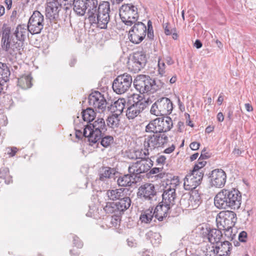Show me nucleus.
<instances>
[{
  "label": "nucleus",
  "mask_w": 256,
  "mask_h": 256,
  "mask_svg": "<svg viewBox=\"0 0 256 256\" xmlns=\"http://www.w3.org/2000/svg\"><path fill=\"white\" fill-rule=\"evenodd\" d=\"M176 184L170 183L167 184L165 186L162 196V203L164 204L166 206L171 207L175 204L176 198Z\"/></svg>",
  "instance_id": "obj_19"
},
{
  "label": "nucleus",
  "mask_w": 256,
  "mask_h": 256,
  "mask_svg": "<svg viewBox=\"0 0 256 256\" xmlns=\"http://www.w3.org/2000/svg\"><path fill=\"white\" fill-rule=\"evenodd\" d=\"M200 146V144L196 142H192L190 145V148L194 150H198Z\"/></svg>",
  "instance_id": "obj_52"
},
{
  "label": "nucleus",
  "mask_w": 256,
  "mask_h": 256,
  "mask_svg": "<svg viewBox=\"0 0 256 256\" xmlns=\"http://www.w3.org/2000/svg\"><path fill=\"white\" fill-rule=\"evenodd\" d=\"M62 4L58 0L50 2L46 9V18L50 22H56L59 20V12Z\"/></svg>",
  "instance_id": "obj_18"
},
{
  "label": "nucleus",
  "mask_w": 256,
  "mask_h": 256,
  "mask_svg": "<svg viewBox=\"0 0 256 256\" xmlns=\"http://www.w3.org/2000/svg\"><path fill=\"white\" fill-rule=\"evenodd\" d=\"M204 174L193 172L187 174L184 178V186L186 190H194L199 186L202 180Z\"/></svg>",
  "instance_id": "obj_16"
},
{
  "label": "nucleus",
  "mask_w": 256,
  "mask_h": 256,
  "mask_svg": "<svg viewBox=\"0 0 256 256\" xmlns=\"http://www.w3.org/2000/svg\"><path fill=\"white\" fill-rule=\"evenodd\" d=\"M44 16L38 11L34 12L27 24L32 34H40L44 26Z\"/></svg>",
  "instance_id": "obj_9"
},
{
  "label": "nucleus",
  "mask_w": 256,
  "mask_h": 256,
  "mask_svg": "<svg viewBox=\"0 0 256 256\" xmlns=\"http://www.w3.org/2000/svg\"><path fill=\"white\" fill-rule=\"evenodd\" d=\"M168 142V138L164 134H156L152 135L145 136L144 142V147L152 151L156 148L164 146Z\"/></svg>",
  "instance_id": "obj_6"
},
{
  "label": "nucleus",
  "mask_w": 256,
  "mask_h": 256,
  "mask_svg": "<svg viewBox=\"0 0 256 256\" xmlns=\"http://www.w3.org/2000/svg\"><path fill=\"white\" fill-rule=\"evenodd\" d=\"M146 238L150 240L154 246H158L161 242V236L160 233L149 230L146 234Z\"/></svg>",
  "instance_id": "obj_31"
},
{
  "label": "nucleus",
  "mask_w": 256,
  "mask_h": 256,
  "mask_svg": "<svg viewBox=\"0 0 256 256\" xmlns=\"http://www.w3.org/2000/svg\"><path fill=\"white\" fill-rule=\"evenodd\" d=\"M238 240L241 242H246L247 240V233L245 231H242L238 235Z\"/></svg>",
  "instance_id": "obj_50"
},
{
  "label": "nucleus",
  "mask_w": 256,
  "mask_h": 256,
  "mask_svg": "<svg viewBox=\"0 0 256 256\" xmlns=\"http://www.w3.org/2000/svg\"><path fill=\"white\" fill-rule=\"evenodd\" d=\"M173 105L171 100L166 97L158 99L152 106L150 114L156 116L168 115L171 114Z\"/></svg>",
  "instance_id": "obj_4"
},
{
  "label": "nucleus",
  "mask_w": 256,
  "mask_h": 256,
  "mask_svg": "<svg viewBox=\"0 0 256 256\" xmlns=\"http://www.w3.org/2000/svg\"><path fill=\"white\" fill-rule=\"evenodd\" d=\"M82 117L84 121L91 123L96 118V113L92 108H88L82 112Z\"/></svg>",
  "instance_id": "obj_38"
},
{
  "label": "nucleus",
  "mask_w": 256,
  "mask_h": 256,
  "mask_svg": "<svg viewBox=\"0 0 256 256\" xmlns=\"http://www.w3.org/2000/svg\"><path fill=\"white\" fill-rule=\"evenodd\" d=\"M92 128L90 126H85L83 131V136L87 138L90 145L92 146L96 144L104 136Z\"/></svg>",
  "instance_id": "obj_24"
},
{
  "label": "nucleus",
  "mask_w": 256,
  "mask_h": 256,
  "mask_svg": "<svg viewBox=\"0 0 256 256\" xmlns=\"http://www.w3.org/2000/svg\"><path fill=\"white\" fill-rule=\"evenodd\" d=\"M134 24V26L129 31L128 38L133 44H138L146 37V26L142 22Z\"/></svg>",
  "instance_id": "obj_8"
},
{
  "label": "nucleus",
  "mask_w": 256,
  "mask_h": 256,
  "mask_svg": "<svg viewBox=\"0 0 256 256\" xmlns=\"http://www.w3.org/2000/svg\"><path fill=\"white\" fill-rule=\"evenodd\" d=\"M32 78L30 74L23 75L18 78V85L22 89H28L31 87Z\"/></svg>",
  "instance_id": "obj_35"
},
{
  "label": "nucleus",
  "mask_w": 256,
  "mask_h": 256,
  "mask_svg": "<svg viewBox=\"0 0 256 256\" xmlns=\"http://www.w3.org/2000/svg\"><path fill=\"white\" fill-rule=\"evenodd\" d=\"M16 152L17 148L16 147H13L10 148V152H8V153L10 156H14L16 154Z\"/></svg>",
  "instance_id": "obj_55"
},
{
  "label": "nucleus",
  "mask_w": 256,
  "mask_h": 256,
  "mask_svg": "<svg viewBox=\"0 0 256 256\" xmlns=\"http://www.w3.org/2000/svg\"><path fill=\"white\" fill-rule=\"evenodd\" d=\"M136 182L135 178L130 173L119 177L117 180L118 185L120 186H130L132 184Z\"/></svg>",
  "instance_id": "obj_30"
},
{
  "label": "nucleus",
  "mask_w": 256,
  "mask_h": 256,
  "mask_svg": "<svg viewBox=\"0 0 256 256\" xmlns=\"http://www.w3.org/2000/svg\"><path fill=\"white\" fill-rule=\"evenodd\" d=\"M158 67L159 74L162 76L165 73L166 65L164 62L159 59L158 62Z\"/></svg>",
  "instance_id": "obj_48"
},
{
  "label": "nucleus",
  "mask_w": 256,
  "mask_h": 256,
  "mask_svg": "<svg viewBox=\"0 0 256 256\" xmlns=\"http://www.w3.org/2000/svg\"><path fill=\"white\" fill-rule=\"evenodd\" d=\"M120 16L125 24L130 26L138 20V8L132 4H123L120 9Z\"/></svg>",
  "instance_id": "obj_5"
},
{
  "label": "nucleus",
  "mask_w": 256,
  "mask_h": 256,
  "mask_svg": "<svg viewBox=\"0 0 256 256\" xmlns=\"http://www.w3.org/2000/svg\"><path fill=\"white\" fill-rule=\"evenodd\" d=\"M74 1V0H58V2H60L61 4L64 6H66L67 4H71L72 2Z\"/></svg>",
  "instance_id": "obj_56"
},
{
  "label": "nucleus",
  "mask_w": 256,
  "mask_h": 256,
  "mask_svg": "<svg viewBox=\"0 0 256 256\" xmlns=\"http://www.w3.org/2000/svg\"><path fill=\"white\" fill-rule=\"evenodd\" d=\"M154 216V212L152 210H146L140 216V220L142 222L150 223Z\"/></svg>",
  "instance_id": "obj_43"
},
{
  "label": "nucleus",
  "mask_w": 256,
  "mask_h": 256,
  "mask_svg": "<svg viewBox=\"0 0 256 256\" xmlns=\"http://www.w3.org/2000/svg\"><path fill=\"white\" fill-rule=\"evenodd\" d=\"M110 6L108 2H104L100 4L98 6V12L94 15L96 20L90 22L96 24L100 28H106L110 20Z\"/></svg>",
  "instance_id": "obj_3"
},
{
  "label": "nucleus",
  "mask_w": 256,
  "mask_h": 256,
  "mask_svg": "<svg viewBox=\"0 0 256 256\" xmlns=\"http://www.w3.org/2000/svg\"><path fill=\"white\" fill-rule=\"evenodd\" d=\"M76 138L80 139V138H82L84 136H83V133L82 134V132H81V130H76Z\"/></svg>",
  "instance_id": "obj_62"
},
{
  "label": "nucleus",
  "mask_w": 256,
  "mask_h": 256,
  "mask_svg": "<svg viewBox=\"0 0 256 256\" xmlns=\"http://www.w3.org/2000/svg\"><path fill=\"white\" fill-rule=\"evenodd\" d=\"M204 152L202 151L200 157L198 158V162L196 164L192 171V172L196 174L201 173V174H204L203 170L202 168L204 167L206 164V162L203 160L204 159H206L208 158V156L203 154Z\"/></svg>",
  "instance_id": "obj_36"
},
{
  "label": "nucleus",
  "mask_w": 256,
  "mask_h": 256,
  "mask_svg": "<svg viewBox=\"0 0 256 256\" xmlns=\"http://www.w3.org/2000/svg\"><path fill=\"white\" fill-rule=\"evenodd\" d=\"M151 84L150 86V93H154L163 87L164 84L160 80L152 79Z\"/></svg>",
  "instance_id": "obj_42"
},
{
  "label": "nucleus",
  "mask_w": 256,
  "mask_h": 256,
  "mask_svg": "<svg viewBox=\"0 0 256 256\" xmlns=\"http://www.w3.org/2000/svg\"><path fill=\"white\" fill-rule=\"evenodd\" d=\"M98 2L97 0H86L87 14L90 21H95L94 15L98 12Z\"/></svg>",
  "instance_id": "obj_26"
},
{
  "label": "nucleus",
  "mask_w": 256,
  "mask_h": 256,
  "mask_svg": "<svg viewBox=\"0 0 256 256\" xmlns=\"http://www.w3.org/2000/svg\"><path fill=\"white\" fill-rule=\"evenodd\" d=\"M166 158L164 156H160L156 160L158 164H164L165 162Z\"/></svg>",
  "instance_id": "obj_53"
},
{
  "label": "nucleus",
  "mask_w": 256,
  "mask_h": 256,
  "mask_svg": "<svg viewBox=\"0 0 256 256\" xmlns=\"http://www.w3.org/2000/svg\"><path fill=\"white\" fill-rule=\"evenodd\" d=\"M124 189L122 188L115 190H110L107 191L106 194L111 200H119L124 196Z\"/></svg>",
  "instance_id": "obj_34"
},
{
  "label": "nucleus",
  "mask_w": 256,
  "mask_h": 256,
  "mask_svg": "<svg viewBox=\"0 0 256 256\" xmlns=\"http://www.w3.org/2000/svg\"><path fill=\"white\" fill-rule=\"evenodd\" d=\"M175 149V146L174 144H172L169 148H166L164 150V152L166 154H170Z\"/></svg>",
  "instance_id": "obj_54"
},
{
  "label": "nucleus",
  "mask_w": 256,
  "mask_h": 256,
  "mask_svg": "<svg viewBox=\"0 0 256 256\" xmlns=\"http://www.w3.org/2000/svg\"><path fill=\"white\" fill-rule=\"evenodd\" d=\"M220 230V228L218 230L210 227L202 228L201 234L204 237H206L211 244H217L220 242L222 236Z\"/></svg>",
  "instance_id": "obj_23"
},
{
  "label": "nucleus",
  "mask_w": 256,
  "mask_h": 256,
  "mask_svg": "<svg viewBox=\"0 0 256 256\" xmlns=\"http://www.w3.org/2000/svg\"><path fill=\"white\" fill-rule=\"evenodd\" d=\"M10 28L7 26L6 24H4L2 38V48L6 51L12 50L13 52H16L20 50L22 48V44L10 38Z\"/></svg>",
  "instance_id": "obj_7"
},
{
  "label": "nucleus",
  "mask_w": 256,
  "mask_h": 256,
  "mask_svg": "<svg viewBox=\"0 0 256 256\" xmlns=\"http://www.w3.org/2000/svg\"><path fill=\"white\" fill-rule=\"evenodd\" d=\"M146 62V55L142 52H136L131 60L128 62L129 68L134 72H138L144 67Z\"/></svg>",
  "instance_id": "obj_15"
},
{
  "label": "nucleus",
  "mask_w": 256,
  "mask_h": 256,
  "mask_svg": "<svg viewBox=\"0 0 256 256\" xmlns=\"http://www.w3.org/2000/svg\"><path fill=\"white\" fill-rule=\"evenodd\" d=\"M107 124L112 128H115L118 127L120 124V119L118 114H112L107 118Z\"/></svg>",
  "instance_id": "obj_40"
},
{
  "label": "nucleus",
  "mask_w": 256,
  "mask_h": 256,
  "mask_svg": "<svg viewBox=\"0 0 256 256\" xmlns=\"http://www.w3.org/2000/svg\"><path fill=\"white\" fill-rule=\"evenodd\" d=\"M222 230H224V235L228 240H232L234 238V234H232V228H222Z\"/></svg>",
  "instance_id": "obj_49"
},
{
  "label": "nucleus",
  "mask_w": 256,
  "mask_h": 256,
  "mask_svg": "<svg viewBox=\"0 0 256 256\" xmlns=\"http://www.w3.org/2000/svg\"><path fill=\"white\" fill-rule=\"evenodd\" d=\"M236 221V214L232 211L226 210L219 214V218H216L217 225L218 228H232Z\"/></svg>",
  "instance_id": "obj_12"
},
{
  "label": "nucleus",
  "mask_w": 256,
  "mask_h": 256,
  "mask_svg": "<svg viewBox=\"0 0 256 256\" xmlns=\"http://www.w3.org/2000/svg\"><path fill=\"white\" fill-rule=\"evenodd\" d=\"M88 102L90 106L102 110L106 108V105L104 96L98 91H94L89 95Z\"/></svg>",
  "instance_id": "obj_20"
},
{
  "label": "nucleus",
  "mask_w": 256,
  "mask_h": 256,
  "mask_svg": "<svg viewBox=\"0 0 256 256\" xmlns=\"http://www.w3.org/2000/svg\"><path fill=\"white\" fill-rule=\"evenodd\" d=\"M74 10L78 16H84L86 10V0H74Z\"/></svg>",
  "instance_id": "obj_29"
},
{
  "label": "nucleus",
  "mask_w": 256,
  "mask_h": 256,
  "mask_svg": "<svg viewBox=\"0 0 256 256\" xmlns=\"http://www.w3.org/2000/svg\"><path fill=\"white\" fill-rule=\"evenodd\" d=\"M5 4L7 8L10 10L12 7V0H5Z\"/></svg>",
  "instance_id": "obj_64"
},
{
  "label": "nucleus",
  "mask_w": 256,
  "mask_h": 256,
  "mask_svg": "<svg viewBox=\"0 0 256 256\" xmlns=\"http://www.w3.org/2000/svg\"><path fill=\"white\" fill-rule=\"evenodd\" d=\"M232 153V154H234L236 156H240L242 154V151L238 149V148H235L233 150Z\"/></svg>",
  "instance_id": "obj_58"
},
{
  "label": "nucleus",
  "mask_w": 256,
  "mask_h": 256,
  "mask_svg": "<svg viewBox=\"0 0 256 256\" xmlns=\"http://www.w3.org/2000/svg\"><path fill=\"white\" fill-rule=\"evenodd\" d=\"M126 100L124 98H119L116 101L113 105V109L118 114H120L125 106Z\"/></svg>",
  "instance_id": "obj_41"
},
{
  "label": "nucleus",
  "mask_w": 256,
  "mask_h": 256,
  "mask_svg": "<svg viewBox=\"0 0 256 256\" xmlns=\"http://www.w3.org/2000/svg\"><path fill=\"white\" fill-rule=\"evenodd\" d=\"M200 203V196L196 190L192 191L189 198V206L194 208L198 206Z\"/></svg>",
  "instance_id": "obj_39"
},
{
  "label": "nucleus",
  "mask_w": 256,
  "mask_h": 256,
  "mask_svg": "<svg viewBox=\"0 0 256 256\" xmlns=\"http://www.w3.org/2000/svg\"><path fill=\"white\" fill-rule=\"evenodd\" d=\"M156 190L154 184L146 183L138 188L137 196L140 198L152 201L156 200Z\"/></svg>",
  "instance_id": "obj_14"
},
{
  "label": "nucleus",
  "mask_w": 256,
  "mask_h": 256,
  "mask_svg": "<svg viewBox=\"0 0 256 256\" xmlns=\"http://www.w3.org/2000/svg\"><path fill=\"white\" fill-rule=\"evenodd\" d=\"M242 202L240 192L234 188H224L214 198V204L218 208L238 210Z\"/></svg>",
  "instance_id": "obj_1"
},
{
  "label": "nucleus",
  "mask_w": 256,
  "mask_h": 256,
  "mask_svg": "<svg viewBox=\"0 0 256 256\" xmlns=\"http://www.w3.org/2000/svg\"><path fill=\"white\" fill-rule=\"evenodd\" d=\"M132 82V76L127 74L118 76L114 81L112 88L116 94H124L130 88Z\"/></svg>",
  "instance_id": "obj_10"
},
{
  "label": "nucleus",
  "mask_w": 256,
  "mask_h": 256,
  "mask_svg": "<svg viewBox=\"0 0 256 256\" xmlns=\"http://www.w3.org/2000/svg\"><path fill=\"white\" fill-rule=\"evenodd\" d=\"M146 32L148 37L150 39H153L154 36V31L152 26V23L150 20H148V28H146Z\"/></svg>",
  "instance_id": "obj_47"
},
{
  "label": "nucleus",
  "mask_w": 256,
  "mask_h": 256,
  "mask_svg": "<svg viewBox=\"0 0 256 256\" xmlns=\"http://www.w3.org/2000/svg\"><path fill=\"white\" fill-rule=\"evenodd\" d=\"M232 245L228 240H225L222 243L217 244L214 247V246L210 248L208 246V249L206 248V255L210 256H230L232 250Z\"/></svg>",
  "instance_id": "obj_13"
},
{
  "label": "nucleus",
  "mask_w": 256,
  "mask_h": 256,
  "mask_svg": "<svg viewBox=\"0 0 256 256\" xmlns=\"http://www.w3.org/2000/svg\"><path fill=\"white\" fill-rule=\"evenodd\" d=\"M118 211L124 212L127 210L130 206L131 200L129 197L124 196L119 200V201L116 202Z\"/></svg>",
  "instance_id": "obj_37"
},
{
  "label": "nucleus",
  "mask_w": 256,
  "mask_h": 256,
  "mask_svg": "<svg viewBox=\"0 0 256 256\" xmlns=\"http://www.w3.org/2000/svg\"><path fill=\"white\" fill-rule=\"evenodd\" d=\"M202 42L198 40H196L194 44V46L196 48H200L202 46Z\"/></svg>",
  "instance_id": "obj_61"
},
{
  "label": "nucleus",
  "mask_w": 256,
  "mask_h": 256,
  "mask_svg": "<svg viewBox=\"0 0 256 256\" xmlns=\"http://www.w3.org/2000/svg\"><path fill=\"white\" fill-rule=\"evenodd\" d=\"M88 126H90L92 128L96 131H98L99 132L104 135V132L106 131L107 128L105 122L102 118H98L96 120L94 121L92 123H90L86 125Z\"/></svg>",
  "instance_id": "obj_28"
},
{
  "label": "nucleus",
  "mask_w": 256,
  "mask_h": 256,
  "mask_svg": "<svg viewBox=\"0 0 256 256\" xmlns=\"http://www.w3.org/2000/svg\"><path fill=\"white\" fill-rule=\"evenodd\" d=\"M212 186L216 188H222L226 182V172L222 169H216L212 172L210 176Z\"/></svg>",
  "instance_id": "obj_22"
},
{
  "label": "nucleus",
  "mask_w": 256,
  "mask_h": 256,
  "mask_svg": "<svg viewBox=\"0 0 256 256\" xmlns=\"http://www.w3.org/2000/svg\"><path fill=\"white\" fill-rule=\"evenodd\" d=\"M148 102L146 100H139L130 105L126 112V116L129 119H134L146 107Z\"/></svg>",
  "instance_id": "obj_21"
},
{
  "label": "nucleus",
  "mask_w": 256,
  "mask_h": 256,
  "mask_svg": "<svg viewBox=\"0 0 256 256\" xmlns=\"http://www.w3.org/2000/svg\"><path fill=\"white\" fill-rule=\"evenodd\" d=\"M217 119L218 121L222 122L224 120V116L222 112H220L217 114Z\"/></svg>",
  "instance_id": "obj_63"
},
{
  "label": "nucleus",
  "mask_w": 256,
  "mask_h": 256,
  "mask_svg": "<svg viewBox=\"0 0 256 256\" xmlns=\"http://www.w3.org/2000/svg\"><path fill=\"white\" fill-rule=\"evenodd\" d=\"M29 28L27 25L18 24L13 32V35L15 36L18 42L22 44V48L23 46V42L28 36L30 32Z\"/></svg>",
  "instance_id": "obj_25"
},
{
  "label": "nucleus",
  "mask_w": 256,
  "mask_h": 256,
  "mask_svg": "<svg viewBox=\"0 0 256 256\" xmlns=\"http://www.w3.org/2000/svg\"><path fill=\"white\" fill-rule=\"evenodd\" d=\"M116 173V170L114 168L110 167L102 168L100 173V180L102 181H104L108 178H114Z\"/></svg>",
  "instance_id": "obj_32"
},
{
  "label": "nucleus",
  "mask_w": 256,
  "mask_h": 256,
  "mask_svg": "<svg viewBox=\"0 0 256 256\" xmlns=\"http://www.w3.org/2000/svg\"><path fill=\"white\" fill-rule=\"evenodd\" d=\"M74 244L76 246H77L78 248H81L82 246V243L80 241H79L78 240V238L76 240V238H74Z\"/></svg>",
  "instance_id": "obj_57"
},
{
  "label": "nucleus",
  "mask_w": 256,
  "mask_h": 256,
  "mask_svg": "<svg viewBox=\"0 0 256 256\" xmlns=\"http://www.w3.org/2000/svg\"><path fill=\"white\" fill-rule=\"evenodd\" d=\"M173 126L172 118L169 116L156 118L152 120L146 127L148 132L159 134L169 131Z\"/></svg>",
  "instance_id": "obj_2"
},
{
  "label": "nucleus",
  "mask_w": 256,
  "mask_h": 256,
  "mask_svg": "<svg viewBox=\"0 0 256 256\" xmlns=\"http://www.w3.org/2000/svg\"><path fill=\"white\" fill-rule=\"evenodd\" d=\"M10 74V69L6 64L0 62V82L6 83L8 81Z\"/></svg>",
  "instance_id": "obj_33"
},
{
  "label": "nucleus",
  "mask_w": 256,
  "mask_h": 256,
  "mask_svg": "<svg viewBox=\"0 0 256 256\" xmlns=\"http://www.w3.org/2000/svg\"><path fill=\"white\" fill-rule=\"evenodd\" d=\"M101 139L100 144L104 148L109 146L114 141L113 137L110 136H104Z\"/></svg>",
  "instance_id": "obj_46"
},
{
  "label": "nucleus",
  "mask_w": 256,
  "mask_h": 256,
  "mask_svg": "<svg viewBox=\"0 0 256 256\" xmlns=\"http://www.w3.org/2000/svg\"><path fill=\"white\" fill-rule=\"evenodd\" d=\"M170 207L166 206L164 204L162 203L157 206L154 212V216L159 221H162L164 218H166L168 216V212Z\"/></svg>",
  "instance_id": "obj_27"
},
{
  "label": "nucleus",
  "mask_w": 256,
  "mask_h": 256,
  "mask_svg": "<svg viewBox=\"0 0 256 256\" xmlns=\"http://www.w3.org/2000/svg\"><path fill=\"white\" fill-rule=\"evenodd\" d=\"M149 149L144 148V149L140 150H136L135 152L136 159L144 160V159H149L146 158L149 155Z\"/></svg>",
  "instance_id": "obj_44"
},
{
  "label": "nucleus",
  "mask_w": 256,
  "mask_h": 256,
  "mask_svg": "<svg viewBox=\"0 0 256 256\" xmlns=\"http://www.w3.org/2000/svg\"><path fill=\"white\" fill-rule=\"evenodd\" d=\"M163 26L164 30V33L166 35H170L172 34L173 30L169 27L168 23L164 24Z\"/></svg>",
  "instance_id": "obj_51"
},
{
  "label": "nucleus",
  "mask_w": 256,
  "mask_h": 256,
  "mask_svg": "<svg viewBox=\"0 0 256 256\" xmlns=\"http://www.w3.org/2000/svg\"><path fill=\"white\" fill-rule=\"evenodd\" d=\"M244 106L247 112H251L253 111V108L250 104L248 103L245 104Z\"/></svg>",
  "instance_id": "obj_59"
},
{
  "label": "nucleus",
  "mask_w": 256,
  "mask_h": 256,
  "mask_svg": "<svg viewBox=\"0 0 256 256\" xmlns=\"http://www.w3.org/2000/svg\"><path fill=\"white\" fill-rule=\"evenodd\" d=\"M152 166V162L150 159L140 160L129 166L128 172L136 178H139L138 175L140 174L147 172Z\"/></svg>",
  "instance_id": "obj_11"
},
{
  "label": "nucleus",
  "mask_w": 256,
  "mask_h": 256,
  "mask_svg": "<svg viewBox=\"0 0 256 256\" xmlns=\"http://www.w3.org/2000/svg\"><path fill=\"white\" fill-rule=\"evenodd\" d=\"M152 82V78L149 76L140 74L134 80V85L140 94H146L149 92Z\"/></svg>",
  "instance_id": "obj_17"
},
{
  "label": "nucleus",
  "mask_w": 256,
  "mask_h": 256,
  "mask_svg": "<svg viewBox=\"0 0 256 256\" xmlns=\"http://www.w3.org/2000/svg\"><path fill=\"white\" fill-rule=\"evenodd\" d=\"M164 61L168 65H171L174 64V61L170 56H166L165 58Z\"/></svg>",
  "instance_id": "obj_60"
},
{
  "label": "nucleus",
  "mask_w": 256,
  "mask_h": 256,
  "mask_svg": "<svg viewBox=\"0 0 256 256\" xmlns=\"http://www.w3.org/2000/svg\"><path fill=\"white\" fill-rule=\"evenodd\" d=\"M106 213L112 214L118 211L116 202H108L104 208Z\"/></svg>",
  "instance_id": "obj_45"
}]
</instances>
